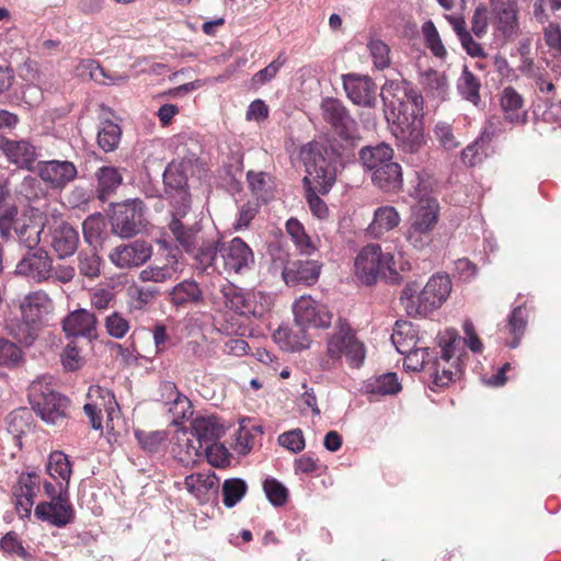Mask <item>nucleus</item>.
Here are the masks:
<instances>
[{"label": "nucleus", "mask_w": 561, "mask_h": 561, "mask_svg": "<svg viewBox=\"0 0 561 561\" xmlns=\"http://www.w3.org/2000/svg\"><path fill=\"white\" fill-rule=\"evenodd\" d=\"M385 114L398 147L408 153L420 150L424 144L422 126L423 98L403 82H388L381 89Z\"/></svg>", "instance_id": "f257e3e1"}, {"label": "nucleus", "mask_w": 561, "mask_h": 561, "mask_svg": "<svg viewBox=\"0 0 561 561\" xmlns=\"http://www.w3.org/2000/svg\"><path fill=\"white\" fill-rule=\"evenodd\" d=\"M195 262L207 274H243L255 263L252 249L240 238L203 240L198 244Z\"/></svg>", "instance_id": "f03ea898"}, {"label": "nucleus", "mask_w": 561, "mask_h": 561, "mask_svg": "<svg viewBox=\"0 0 561 561\" xmlns=\"http://www.w3.org/2000/svg\"><path fill=\"white\" fill-rule=\"evenodd\" d=\"M451 288L448 275L435 274L423 287L417 282L408 283L402 289L400 300L410 317H426L442 307Z\"/></svg>", "instance_id": "7ed1b4c3"}, {"label": "nucleus", "mask_w": 561, "mask_h": 561, "mask_svg": "<svg viewBox=\"0 0 561 561\" xmlns=\"http://www.w3.org/2000/svg\"><path fill=\"white\" fill-rule=\"evenodd\" d=\"M343 358L350 367L359 368L365 362L366 348L352 327L340 319L327 339L325 352L319 364L322 370L329 371L340 367Z\"/></svg>", "instance_id": "20e7f679"}, {"label": "nucleus", "mask_w": 561, "mask_h": 561, "mask_svg": "<svg viewBox=\"0 0 561 561\" xmlns=\"http://www.w3.org/2000/svg\"><path fill=\"white\" fill-rule=\"evenodd\" d=\"M307 175L304 179L307 186L306 198L311 213L319 219L328 216V206L317 193L327 194L336 179V168L320 152L312 153L306 159Z\"/></svg>", "instance_id": "39448f33"}, {"label": "nucleus", "mask_w": 561, "mask_h": 561, "mask_svg": "<svg viewBox=\"0 0 561 561\" xmlns=\"http://www.w3.org/2000/svg\"><path fill=\"white\" fill-rule=\"evenodd\" d=\"M43 222L37 210L15 206L8 207L0 216V233L5 239L16 238L21 244L32 250L41 242Z\"/></svg>", "instance_id": "423d86ee"}, {"label": "nucleus", "mask_w": 561, "mask_h": 561, "mask_svg": "<svg viewBox=\"0 0 561 561\" xmlns=\"http://www.w3.org/2000/svg\"><path fill=\"white\" fill-rule=\"evenodd\" d=\"M28 400L32 409L47 424L59 425L68 417V398L55 391L45 378L30 385Z\"/></svg>", "instance_id": "0eeeda50"}, {"label": "nucleus", "mask_w": 561, "mask_h": 561, "mask_svg": "<svg viewBox=\"0 0 561 561\" xmlns=\"http://www.w3.org/2000/svg\"><path fill=\"white\" fill-rule=\"evenodd\" d=\"M394 257L390 252H382L379 244H368L360 250L354 263L355 274L365 285L374 284L378 277L391 282L400 279Z\"/></svg>", "instance_id": "6e6552de"}, {"label": "nucleus", "mask_w": 561, "mask_h": 561, "mask_svg": "<svg viewBox=\"0 0 561 561\" xmlns=\"http://www.w3.org/2000/svg\"><path fill=\"white\" fill-rule=\"evenodd\" d=\"M447 340H442L440 344V357H435L431 367V376L433 382L438 387H447L460 375V369L455 363H450V359L456 356V346L460 342L455 330H447Z\"/></svg>", "instance_id": "1a4fd4ad"}, {"label": "nucleus", "mask_w": 561, "mask_h": 561, "mask_svg": "<svg viewBox=\"0 0 561 561\" xmlns=\"http://www.w3.org/2000/svg\"><path fill=\"white\" fill-rule=\"evenodd\" d=\"M144 226V203L139 199L118 205L113 214V231L122 238H131L140 232Z\"/></svg>", "instance_id": "9d476101"}, {"label": "nucleus", "mask_w": 561, "mask_h": 561, "mask_svg": "<svg viewBox=\"0 0 561 561\" xmlns=\"http://www.w3.org/2000/svg\"><path fill=\"white\" fill-rule=\"evenodd\" d=\"M48 502H41L34 510L37 519L61 528L70 524L75 518V508L69 499V493H51Z\"/></svg>", "instance_id": "9b49d317"}, {"label": "nucleus", "mask_w": 561, "mask_h": 561, "mask_svg": "<svg viewBox=\"0 0 561 561\" xmlns=\"http://www.w3.org/2000/svg\"><path fill=\"white\" fill-rule=\"evenodd\" d=\"M89 402L84 404V413L89 416L91 425L94 430L102 427L101 412L104 410L110 421L118 417L119 408L114 394L106 388L100 386H91L88 391Z\"/></svg>", "instance_id": "f8f14e48"}, {"label": "nucleus", "mask_w": 561, "mask_h": 561, "mask_svg": "<svg viewBox=\"0 0 561 561\" xmlns=\"http://www.w3.org/2000/svg\"><path fill=\"white\" fill-rule=\"evenodd\" d=\"M293 309L296 323L304 329H325L331 324L332 313L325 305L311 296H301L295 301Z\"/></svg>", "instance_id": "ddd939ff"}, {"label": "nucleus", "mask_w": 561, "mask_h": 561, "mask_svg": "<svg viewBox=\"0 0 561 561\" xmlns=\"http://www.w3.org/2000/svg\"><path fill=\"white\" fill-rule=\"evenodd\" d=\"M323 119L343 138H353L357 133V123L350 115L342 101L325 98L320 104Z\"/></svg>", "instance_id": "4468645a"}, {"label": "nucleus", "mask_w": 561, "mask_h": 561, "mask_svg": "<svg viewBox=\"0 0 561 561\" xmlns=\"http://www.w3.org/2000/svg\"><path fill=\"white\" fill-rule=\"evenodd\" d=\"M0 151L19 169L33 170L41 157L39 150L27 139H10L0 134Z\"/></svg>", "instance_id": "2eb2a0df"}, {"label": "nucleus", "mask_w": 561, "mask_h": 561, "mask_svg": "<svg viewBox=\"0 0 561 561\" xmlns=\"http://www.w3.org/2000/svg\"><path fill=\"white\" fill-rule=\"evenodd\" d=\"M37 173L50 188L62 190L77 178L78 171L68 160H48L37 163Z\"/></svg>", "instance_id": "dca6fc26"}, {"label": "nucleus", "mask_w": 561, "mask_h": 561, "mask_svg": "<svg viewBox=\"0 0 561 561\" xmlns=\"http://www.w3.org/2000/svg\"><path fill=\"white\" fill-rule=\"evenodd\" d=\"M152 255V247L142 240L114 248L108 257L119 268H131L145 264Z\"/></svg>", "instance_id": "f3484780"}, {"label": "nucleus", "mask_w": 561, "mask_h": 561, "mask_svg": "<svg viewBox=\"0 0 561 561\" xmlns=\"http://www.w3.org/2000/svg\"><path fill=\"white\" fill-rule=\"evenodd\" d=\"M15 273L32 278L37 283L50 280L53 260L43 249L25 254L16 264Z\"/></svg>", "instance_id": "a211bd4d"}, {"label": "nucleus", "mask_w": 561, "mask_h": 561, "mask_svg": "<svg viewBox=\"0 0 561 561\" xmlns=\"http://www.w3.org/2000/svg\"><path fill=\"white\" fill-rule=\"evenodd\" d=\"M49 480H44V491H68L71 477V465L68 456L60 451H51L46 463Z\"/></svg>", "instance_id": "6ab92c4d"}, {"label": "nucleus", "mask_w": 561, "mask_h": 561, "mask_svg": "<svg viewBox=\"0 0 561 561\" xmlns=\"http://www.w3.org/2000/svg\"><path fill=\"white\" fill-rule=\"evenodd\" d=\"M491 23L505 38L518 32L517 7L512 0H491Z\"/></svg>", "instance_id": "aec40b11"}, {"label": "nucleus", "mask_w": 561, "mask_h": 561, "mask_svg": "<svg viewBox=\"0 0 561 561\" xmlns=\"http://www.w3.org/2000/svg\"><path fill=\"white\" fill-rule=\"evenodd\" d=\"M347 98L357 105L371 107L376 103V84L367 76L347 73L343 77Z\"/></svg>", "instance_id": "412c9836"}, {"label": "nucleus", "mask_w": 561, "mask_h": 561, "mask_svg": "<svg viewBox=\"0 0 561 561\" xmlns=\"http://www.w3.org/2000/svg\"><path fill=\"white\" fill-rule=\"evenodd\" d=\"M181 253L178 249L170 250L165 262L153 263L140 271L138 278L144 282L164 283L182 273Z\"/></svg>", "instance_id": "4be33fe9"}, {"label": "nucleus", "mask_w": 561, "mask_h": 561, "mask_svg": "<svg viewBox=\"0 0 561 561\" xmlns=\"http://www.w3.org/2000/svg\"><path fill=\"white\" fill-rule=\"evenodd\" d=\"M23 320L31 325L42 324L54 310L53 300L43 290L30 293L20 306Z\"/></svg>", "instance_id": "5701e85b"}, {"label": "nucleus", "mask_w": 561, "mask_h": 561, "mask_svg": "<svg viewBox=\"0 0 561 561\" xmlns=\"http://www.w3.org/2000/svg\"><path fill=\"white\" fill-rule=\"evenodd\" d=\"M322 264L316 260H297L288 263L282 272L284 282L288 286H311L319 279Z\"/></svg>", "instance_id": "b1692460"}, {"label": "nucleus", "mask_w": 561, "mask_h": 561, "mask_svg": "<svg viewBox=\"0 0 561 561\" xmlns=\"http://www.w3.org/2000/svg\"><path fill=\"white\" fill-rule=\"evenodd\" d=\"M62 330L69 337H84L90 342L98 337V320L94 313L78 309L62 321Z\"/></svg>", "instance_id": "393cba45"}, {"label": "nucleus", "mask_w": 561, "mask_h": 561, "mask_svg": "<svg viewBox=\"0 0 561 561\" xmlns=\"http://www.w3.org/2000/svg\"><path fill=\"white\" fill-rule=\"evenodd\" d=\"M500 106L505 122L514 126L525 125L528 121L523 96L512 87H506L500 94Z\"/></svg>", "instance_id": "a878e982"}, {"label": "nucleus", "mask_w": 561, "mask_h": 561, "mask_svg": "<svg viewBox=\"0 0 561 561\" xmlns=\"http://www.w3.org/2000/svg\"><path fill=\"white\" fill-rule=\"evenodd\" d=\"M247 293L231 283L222 284L218 290L213 291L209 300L218 311L232 310L242 316Z\"/></svg>", "instance_id": "bb28decb"}, {"label": "nucleus", "mask_w": 561, "mask_h": 561, "mask_svg": "<svg viewBox=\"0 0 561 561\" xmlns=\"http://www.w3.org/2000/svg\"><path fill=\"white\" fill-rule=\"evenodd\" d=\"M225 433V426L216 416H198L192 422L191 431H181L180 437H196L206 446Z\"/></svg>", "instance_id": "cd10ccee"}, {"label": "nucleus", "mask_w": 561, "mask_h": 561, "mask_svg": "<svg viewBox=\"0 0 561 561\" xmlns=\"http://www.w3.org/2000/svg\"><path fill=\"white\" fill-rule=\"evenodd\" d=\"M79 244L77 230L67 222L57 224L50 233V247L59 259L71 256Z\"/></svg>", "instance_id": "c85d7f7f"}, {"label": "nucleus", "mask_w": 561, "mask_h": 561, "mask_svg": "<svg viewBox=\"0 0 561 561\" xmlns=\"http://www.w3.org/2000/svg\"><path fill=\"white\" fill-rule=\"evenodd\" d=\"M495 121H497L495 117L491 118L482 135L462 150L461 160L465 164L472 167L483 160L486 147L492 137L501 133V129L495 127Z\"/></svg>", "instance_id": "c756f323"}, {"label": "nucleus", "mask_w": 561, "mask_h": 561, "mask_svg": "<svg viewBox=\"0 0 561 561\" xmlns=\"http://www.w3.org/2000/svg\"><path fill=\"white\" fill-rule=\"evenodd\" d=\"M170 302L178 307L199 305L204 301V294L198 283L194 279H184L169 291Z\"/></svg>", "instance_id": "7c9ffc66"}, {"label": "nucleus", "mask_w": 561, "mask_h": 561, "mask_svg": "<svg viewBox=\"0 0 561 561\" xmlns=\"http://www.w3.org/2000/svg\"><path fill=\"white\" fill-rule=\"evenodd\" d=\"M391 342L400 354H405L424 344L423 339L419 336L417 329L408 321L396 322L391 334Z\"/></svg>", "instance_id": "2f4dec72"}, {"label": "nucleus", "mask_w": 561, "mask_h": 561, "mask_svg": "<svg viewBox=\"0 0 561 561\" xmlns=\"http://www.w3.org/2000/svg\"><path fill=\"white\" fill-rule=\"evenodd\" d=\"M286 232L301 255H311L318 251L319 240L312 238L298 219L290 218L286 221Z\"/></svg>", "instance_id": "473e14b6"}, {"label": "nucleus", "mask_w": 561, "mask_h": 561, "mask_svg": "<svg viewBox=\"0 0 561 561\" xmlns=\"http://www.w3.org/2000/svg\"><path fill=\"white\" fill-rule=\"evenodd\" d=\"M371 181L383 192H398L403 184L401 165L394 161L388 162L371 174Z\"/></svg>", "instance_id": "72a5a7b5"}, {"label": "nucleus", "mask_w": 561, "mask_h": 561, "mask_svg": "<svg viewBox=\"0 0 561 561\" xmlns=\"http://www.w3.org/2000/svg\"><path fill=\"white\" fill-rule=\"evenodd\" d=\"M393 150L387 144H379L375 147H366L359 151V159L363 165L373 174L388 162H392Z\"/></svg>", "instance_id": "f704fd0d"}, {"label": "nucleus", "mask_w": 561, "mask_h": 561, "mask_svg": "<svg viewBox=\"0 0 561 561\" xmlns=\"http://www.w3.org/2000/svg\"><path fill=\"white\" fill-rule=\"evenodd\" d=\"M438 203L435 198H421L413 207L412 222L433 230L438 220Z\"/></svg>", "instance_id": "c9c22d12"}, {"label": "nucleus", "mask_w": 561, "mask_h": 561, "mask_svg": "<svg viewBox=\"0 0 561 561\" xmlns=\"http://www.w3.org/2000/svg\"><path fill=\"white\" fill-rule=\"evenodd\" d=\"M400 222V215L392 206H381L374 213V219L368 227V231L374 237H380L383 233L396 228Z\"/></svg>", "instance_id": "e433bc0d"}, {"label": "nucleus", "mask_w": 561, "mask_h": 561, "mask_svg": "<svg viewBox=\"0 0 561 561\" xmlns=\"http://www.w3.org/2000/svg\"><path fill=\"white\" fill-rule=\"evenodd\" d=\"M169 229L182 249L195 259L198 250L197 230L193 227H186L179 218L171 219Z\"/></svg>", "instance_id": "4c0bfd02"}, {"label": "nucleus", "mask_w": 561, "mask_h": 561, "mask_svg": "<svg viewBox=\"0 0 561 561\" xmlns=\"http://www.w3.org/2000/svg\"><path fill=\"white\" fill-rule=\"evenodd\" d=\"M204 445L196 437H180L176 434V442L172 448V453L182 462H194L203 457Z\"/></svg>", "instance_id": "58836bf2"}, {"label": "nucleus", "mask_w": 561, "mask_h": 561, "mask_svg": "<svg viewBox=\"0 0 561 561\" xmlns=\"http://www.w3.org/2000/svg\"><path fill=\"white\" fill-rule=\"evenodd\" d=\"M95 176L98 180L99 198L102 201H106L123 182L119 170L114 167L100 168Z\"/></svg>", "instance_id": "ea45409f"}, {"label": "nucleus", "mask_w": 561, "mask_h": 561, "mask_svg": "<svg viewBox=\"0 0 561 561\" xmlns=\"http://www.w3.org/2000/svg\"><path fill=\"white\" fill-rule=\"evenodd\" d=\"M400 390L401 383L394 373H388L370 378L365 383V391L370 394L392 396L398 393Z\"/></svg>", "instance_id": "a19ab883"}, {"label": "nucleus", "mask_w": 561, "mask_h": 561, "mask_svg": "<svg viewBox=\"0 0 561 561\" xmlns=\"http://www.w3.org/2000/svg\"><path fill=\"white\" fill-rule=\"evenodd\" d=\"M273 306L272 296L263 291H248L242 316L262 318Z\"/></svg>", "instance_id": "79ce46f5"}, {"label": "nucleus", "mask_w": 561, "mask_h": 561, "mask_svg": "<svg viewBox=\"0 0 561 561\" xmlns=\"http://www.w3.org/2000/svg\"><path fill=\"white\" fill-rule=\"evenodd\" d=\"M433 353L434 351H431L424 343L413 348V351L403 354L405 356L403 365L408 370L412 371H419L427 366L431 369L432 363L435 359Z\"/></svg>", "instance_id": "37998d69"}, {"label": "nucleus", "mask_w": 561, "mask_h": 561, "mask_svg": "<svg viewBox=\"0 0 561 561\" xmlns=\"http://www.w3.org/2000/svg\"><path fill=\"white\" fill-rule=\"evenodd\" d=\"M122 137V129L119 125L111 122L104 121L101 123L99 133H98V144L105 152L114 151Z\"/></svg>", "instance_id": "c03bdc74"}, {"label": "nucleus", "mask_w": 561, "mask_h": 561, "mask_svg": "<svg viewBox=\"0 0 561 561\" xmlns=\"http://www.w3.org/2000/svg\"><path fill=\"white\" fill-rule=\"evenodd\" d=\"M528 322L527 310L524 306L515 307L508 316L507 327L511 334L514 336L513 341L508 344L511 348L519 345L520 339L524 335Z\"/></svg>", "instance_id": "a18cd8bd"}, {"label": "nucleus", "mask_w": 561, "mask_h": 561, "mask_svg": "<svg viewBox=\"0 0 561 561\" xmlns=\"http://www.w3.org/2000/svg\"><path fill=\"white\" fill-rule=\"evenodd\" d=\"M457 89L463 99L473 104H477L480 100V82L467 66L463 67L461 76L458 79Z\"/></svg>", "instance_id": "49530a36"}, {"label": "nucleus", "mask_w": 561, "mask_h": 561, "mask_svg": "<svg viewBox=\"0 0 561 561\" xmlns=\"http://www.w3.org/2000/svg\"><path fill=\"white\" fill-rule=\"evenodd\" d=\"M184 178L178 176L175 184V192L171 197L172 203V218H179L180 220L186 216L191 208V198L187 191L183 187Z\"/></svg>", "instance_id": "de8ad7c7"}, {"label": "nucleus", "mask_w": 561, "mask_h": 561, "mask_svg": "<svg viewBox=\"0 0 561 561\" xmlns=\"http://www.w3.org/2000/svg\"><path fill=\"white\" fill-rule=\"evenodd\" d=\"M187 491H218L219 479L211 471L196 472L185 478Z\"/></svg>", "instance_id": "09e8293b"}, {"label": "nucleus", "mask_w": 561, "mask_h": 561, "mask_svg": "<svg viewBox=\"0 0 561 561\" xmlns=\"http://www.w3.org/2000/svg\"><path fill=\"white\" fill-rule=\"evenodd\" d=\"M83 69L89 72L92 80L99 83H119L127 80V76L117 75L115 77L108 76L105 70L92 59L82 60L78 67V70Z\"/></svg>", "instance_id": "8fccbe9b"}, {"label": "nucleus", "mask_w": 561, "mask_h": 561, "mask_svg": "<svg viewBox=\"0 0 561 561\" xmlns=\"http://www.w3.org/2000/svg\"><path fill=\"white\" fill-rule=\"evenodd\" d=\"M104 328L111 337L121 340L129 332L130 323L121 312L114 311L105 317Z\"/></svg>", "instance_id": "3c124183"}, {"label": "nucleus", "mask_w": 561, "mask_h": 561, "mask_svg": "<svg viewBox=\"0 0 561 561\" xmlns=\"http://www.w3.org/2000/svg\"><path fill=\"white\" fill-rule=\"evenodd\" d=\"M23 362L22 350L13 342L0 339V366L13 368Z\"/></svg>", "instance_id": "603ef678"}, {"label": "nucleus", "mask_w": 561, "mask_h": 561, "mask_svg": "<svg viewBox=\"0 0 561 561\" xmlns=\"http://www.w3.org/2000/svg\"><path fill=\"white\" fill-rule=\"evenodd\" d=\"M422 34L424 36L426 46L431 49L433 55L438 58H444L447 51L440 39L438 31L432 21H426L422 25Z\"/></svg>", "instance_id": "864d4df0"}, {"label": "nucleus", "mask_w": 561, "mask_h": 561, "mask_svg": "<svg viewBox=\"0 0 561 561\" xmlns=\"http://www.w3.org/2000/svg\"><path fill=\"white\" fill-rule=\"evenodd\" d=\"M376 68L385 69L390 65L389 46L379 38L371 37L367 44Z\"/></svg>", "instance_id": "5fc2aeb1"}, {"label": "nucleus", "mask_w": 561, "mask_h": 561, "mask_svg": "<svg viewBox=\"0 0 561 561\" xmlns=\"http://www.w3.org/2000/svg\"><path fill=\"white\" fill-rule=\"evenodd\" d=\"M159 294L153 286H133L128 288L134 309L141 310L150 304Z\"/></svg>", "instance_id": "6e6d98bb"}, {"label": "nucleus", "mask_w": 561, "mask_h": 561, "mask_svg": "<svg viewBox=\"0 0 561 561\" xmlns=\"http://www.w3.org/2000/svg\"><path fill=\"white\" fill-rule=\"evenodd\" d=\"M247 179L249 186L256 198L266 202L271 196L268 175L264 172L249 171Z\"/></svg>", "instance_id": "4d7b16f0"}, {"label": "nucleus", "mask_w": 561, "mask_h": 561, "mask_svg": "<svg viewBox=\"0 0 561 561\" xmlns=\"http://www.w3.org/2000/svg\"><path fill=\"white\" fill-rule=\"evenodd\" d=\"M203 456L215 467H224L230 462V453L225 445L216 442L204 446Z\"/></svg>", "instance_id": "13d9d810"}, {"label": "nucleus", "mask_w": 561, "mask_h": 561, "mask_svg": "<svg viewBox=\"0 0 561 561\" xmlns=\"http://www.w3.org/2000/svg\"><path fill=\"white\" fill-rule=\"evenodd\" d=\"M78 267L81 275L95 278L101 273V259L94 252L80 253Z\"/></svg>", "instance_id": "bf43d9fd"}, {"label": "nucleus", "mask_w": 561, "mask_h": 561, "mask_svg": "<svg viewBox=\"0 0 561 561\" xmlns=\"http://www.w3.org/2000/svg\"><path fill=\"white\" fill-rule=\"evenodd\" d=\"M432 231L431 229L421 227L420 224L413 225L411 224L405 238L407 241L415 249L422 250L427 247L432 242Z\"/></svg>", "instance_id": "052dcab7"}, {"label": "nucleus", "mask_w": 561, "mask_h": 561, "mask_svg": "<svg viewBox=\"0 0 561 561\" xmlns=\"http://www.w3.org/2000/svg\"><path fill=\"white\" fill-rule=\"evenodd\" d=\"M423 84L437 98H444L448 85L445 75L436 70L425 72Z\"/></svg>", "instance_id": "680f3d73"}, {"label": "nucleus", "mask_w": 561, "mask_h": 561, "mask_svg": "<svg viewBox=\"0 0 561 561\" xmlns=\"http://www.w3.org/2000/svg\"><path fill=\"white\" fill-rule=\"evenodd\" d=\"M280 446L293 453H299L305 448V438L302 431L299 428L288 431L278 436Z\"/></svg>", "instance_id": "e2e57ef3"}, {"label": "nucleus", "mask_w": 561, "mask_h": 561, "mask_svg": "<svg viewBox=\"0 0 561 561\" xmlns=\"http://www.w3.org/2000/svg\"><path fill=\"white\" fill-rule=\"evenodd\" d=\"M0 548L9 554L18 556L21 558H26L28 554L25 548L22 546L18 534L14 531L7 533L0 539Z\"/></svg>", "instance_id": "0e129e2a"}, {"label": "nucleus", "mask_w": 561, "mask_h": 561, "mask_svg": "<svg viewBox=\"0 0 561 561\" xmlns=\"http://www.w3.org/2000/svg\"><path fill=\"white\" fill-rule=\"evenodd\" d=\"M489 21V12L485 5L480 4L474 9L471 19V31L477 37H483L486 34Z\"/></svg>", "instance_id": "69168bd1"}, {"label": "nucleus", "mask_w": 561, "mask_h": 561, "mask_svg": "<svg viewBox=\"0 0 561 561\" xmlns=\"http://www.w3.org/2000/svg\"><path fill=\"white\" fill-rule=\"evenodd\" d=\"M434 134L446 150H453L459 146V141L456 139L451 126L447 123H437L434 128Z\"/></svg>", "instance_id": "338daca9"}, {"label": "nucleus", "mask_w": 561, "mask_h": 561, "mask_svg": "<svg viewBox=\"0 0 561 561\" xmlns=\"http://www.w3.org/2000/svg\"><path fill=\"white\" fill-rule=\"evenodd\" d=\"M61 363L66 370L75 371L83 365V357L80 355L79 348L69 343L61 354Z\"/></svg>", "instance_id": "774afa93"}]
</instances>
